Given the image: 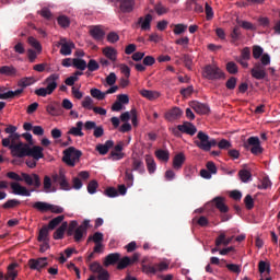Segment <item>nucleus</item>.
<instances>
[{
  "label": "nucleus",
  "mask_w": 280,
  "mask_h": 280,
  "mask_svg": "<svg viewBox=\"0 0 280 280\" xmlns=\"http://www.w3.org/2000/svg\"><path fill=\"white\" fill-rule=\"evenodd\" d=\"M90 93L94 97V100H98V102H102V100H106L105 92H102L100 89L93 88Z\"/></svg>",
  "instance_id": "49530a36"
},
{
  "label": "nucleus",
  "mask_w": 280,
  "mask_h": 280,
  "mask_svg": "<svg viewBox=\"0 0 280 280\" xmlns=\"http://www.w3.org/2000/svg\"><path fill=\"white\" fill-rule=\"evenodd\" d=\"M155 156L159 159V161H164V163H167V161H170V151L159 149L155 151Z\"/></svg>",
  "instance_id": "c9c22d12"
},
{
  "label": "nucleus",
  "mask_w": 280,
  "mask_h": 280,
  "mask_svg": "<svg viewBox=\"0 0 280 280\" xmlns=\"http://www.w3.org/2000/svg\"><path fill=\"white\" fill-rule=\"evenodd\" d=\"M19 205H21V201H19L18 199H9L2 205V207L4 209H14L15 207H19Z\"/></svg>",
  "instance_id": "603ef678"
},
{
  "label": "nucleus",
  "mask_w": 280,
  "mask_h": 280,
  "mask_svg": "<svg viewBox=\"0 0 280 280\" xmlns=\"http://www.w3.org/2000/svg\"><path fill=\"white\" fill-rule=\"evenodd\" d=\"M30 144H25L23 142L11 143L10 150L12 156H16L18 159H23L27 156V149Z\"/></svg>",
  "instance_id": "39448f33"
},
{
  "label": "nucleus",
  "mask_w": 280,
  "mask_h": 280,
  "mask_svg": "<svg viewBox=\"0 0 280 280\" xmlns=\"http://www.w3.org/2000/svg\"><path fill=\"white\" fill-rule=\"evenodd\" d=\"M145 164L149 174H154V172H156V162L152 155H145Z\"/></svg>",
  "instance_id": "7c9ffc66"
},
{
  "label": "nucleus",
  "mask_w": 280,
  "mask_h": 280,
  "mask_svg": "<svg viewBox=\"0 0 280 280\" xmlns=\"http://www.w3.org/2000/svg\"><path fill=\"white\" fill-rule=\"evenodd\" d=\"M26 156H32L35 161H40V159L45 158V154L43 153V147L35 145L33 148H30L28 145Z\"/></svg>",
  "instance_id": "ddd939ff"
},
{
  "label": "nucleus",
  "mask_w": 280,
  "mask_h": 280,
  "mask_svg": "<svg viewBox=\"0 0 280 280\" xmlns=\"http://www.w3.org/2000/svg\"><path fill=\"white\" fill-rule=\"evenodd\" d=\"M202 74L207 80H222L225 78L224 72L218 66L212 65L206 66Z\"/></svg>",
  "instance_id": "7ed1b4c3"
},
{
  "label": "nucleus",
  "mask_w": 280,
  "mask_h": 280,
  "mask_svg": "<svg viewBox=\"0 0 280 280\" xmlns=\"http://www.w3.org/2000/svg\"><path fill=\"white\" fill-rule=\"evenodd\" d=\"M83 108H86L88 110H93V98L91 96H85L82 102Z\"/></svg>",
  "instance_id": "052dcab7"
},
{
  "label": "nucleus",
  "mask_w": 280,
  "mask_h": 280,
  "mask_svg": "<svg viewBox=\"0 0 280 280\" xmlns=\"http://www.w3.org/2000/svg\"><path fill=\"white\" fill-rule=\"evenodd\" d=\"M112 148H115V141L107 140L104 144L98 143L95 147V150L98 152V154H101V156H106V153L109 152Z\"/></svg>",
  "instance_id": "6ab92c4d"
},
{
  "label": "nucleus",
  "mask_w": 280,
  "mask_h": 280,
  "mask_svg": "<svg viewBox=\"0 0 280 280\" xmlns=\"http://www.w3.org/2000/svg\"><path fill=\"white\" fill-rule=\"evenodd\" d=\"M65 220V215H58L56 218H54L52 220L49 221L48 223V229L50 231H54V229H56V226H59L60 223Z\"/></svg>",
  "instance_id": "c03bdc74"
},
{
  "label": "nucleus",
  "mask_w": 280,
  "mask_h": 280,
  "mask_svg": "<svg viewBox=\"0 0 280 280\" xmlns=\"http://www.w3.org/2000/svg\"><path fill=\"white\" fill-rule=\"evenodd\" d=\"M88 242H94V244H102V242H104V234L102 232H95L92 236H89Z\"/></svg>",
  "instance_id": "09e8293b"
},
{
  "label": "nucleus",
  "mask_w": 280,
  "mask_h": 280,
  "mask_svg": "<svg viewBox=\"0 0 280 280\" xmlns=\"http://www.w3.org/2000/svg\"><path fill=\"white\" fill-rule=\"evenodd\" d=\"M130 261V257L128 256L120 258L117 264V270H126L128 266H132Z\"/></svg>",
  "instance_id": "ea45409f"
},
{
  "label": "nucleus",
  "mask_w": 280,
  "mask_h": 280,
  "mask_svg": "<svg viewBox=\"0 0 280 280\" xmlns=\"http://www.w3.org/2000/svg\"><path fill=\"white\" fill-rule=\"evenodd\" d=\"M197 139L195 140V145L199 148V150H203V152H209V135L203 131H199L197 133Z\"/></svg>",
  "instance_id": "0eeeda50"
},
{
  "label": "nucleus",
  "mask_w": 280,
  "mask_h": 280,
  "mask_svg": "<svg viewBox=\"0 0 280 280\" xmlns=\"http://www.w3.org/2000/svg\"><path fill=\"white\" fill-rule=\"evenodd\" d=\"M140 95H142V97H145V100H150L151 102L154 100H159V97L161 96L159 92L152 90H141Z\"/></svg>",
  "instance_id": "c85d7f7f"
},
{
  "label": "nucleus",
  "mask_w": 280,
  "mask_h": 280,
  "mask_svg": "<svg viewBox=\"0 0 280 280\" xmlns=\"http://www.w3.org/2000/svg\"><path fill=\"white\" fill-rule=\"evenodd\" d=\"M97 187H100V184H97V180L93 179L88 184V191L90 194H95L97 191Z\"/></svg>",
  "instance_id": "0e129e2a"
},
{
  "label": "nucleus",
  "mask_w": 280,
  "mask_h": 280,
  "mask_svg": "<svg viewBox=\"0 0 280 280\" xmlns=\"http://www.w3.org/2000/svg\"><path fill=\"white\" fill-rule=\"evenodd\" d=\"M82 128H84V122L78 121L75 124V127H71L67 135H71L72 137H83L84 132L82 131Z\"/></svg>",
  "instance_id": "393cba45"
},
{
  "label": "nucleus",
  "mask_w": 280,
  "mask_h": 280,
  "mask_svg": "<svg viewBox=\"0 0 280 280\" xmlns=\"http://www.w3.org/2000/svg\"><path fill=\"white\" fill-rule=\"evenodd\" d=\"M240 36H242V30H240V26H234L231 33L232 43H237V40H240Z\"/></svg>",
  "instance_id": "6e6d98bb"
},
{
  "label": "nucleus",
  "mask_w": 280,
  "mask_h": 280,
  "mask_svg": "<svg viewBox=\"0 0 280 280\" xmlns=\"http://www.w3.org/2000/svg\"><path fill=\"white\" fill-rule=\"evenodd\" d=\"M124 151V142H118L115 147L114 150L109 153V159L112 161H121L126 154L122 152Z\"/></svg>",
  "instance_id": "f8f14e48"
},
{
  "label": "nucleus",
  "mask_w": 280,
  "mask_h": 280,
  "mask_svg": "<svg viewBox=\"0 0 280 280\" xmlns=\"http://www.w3.org/2000/svg\"><path fill=\"white\" fill-rule=\"evenodd\" d=\"M60 189L63 191L71 190V185L67 180V177L65 176V173H60V179H59Z\"/></svg>",
  "instance_id": "37998d69"
},
{
  "label": "nucleus",
  "mask_w": 280,
  "mask_h": 280,
  "mask_svg": "<svg viewBox=\"0 0 280 280\" xmlns=\"http://www.w3.org/2000/svg\"><path fill=\"white\" fill-rule=\"evenodd\" d=\"M119 259H121V254L112 253L105 257L103 264H104L105 268H108V266H115V264H119Z\"/></svg>",
  "instance_id": "4be33fe9"
},
{
  "label": "nucleus",
  "mask_w": 280,
  "mask_h": 280,
  "mask_svg": "<svg viewBox=\"0 0 280 280\" xmlns=\"http://www.w3.org/2000/svg\"><path fill=\"white\" fill-rule=\"evenodd\" d=\"M37 242H49V229L47 225H43L39 230Z\"/></svg>",
  "instance_id": "2f4dec72"
},
{
  "label": "nucleus",
  "mask_w": 280,
  "mask_h": 280,
  "mask_svg": "<svg viewBox=\"0 0 280 280\" xmlns=\"http://www.w3.org/2000/svg\"><path fill=\"white\" fill-rule=\"evenodd\" d=\"M22 180H24V183H26L28 186H35V189L40 188V176H38V174L33 173L32 175L27 174V173H22Z\"/></svg>",
  "instance_id": "6e6552de"
},
{
  "label": "nucleus",
  "mask_w": 280,
  "mask_h": 280,
  "mask_svg": "<svg viewBox=\"0 0 280 280\" xmlns=\"http://www.w3.org/2000/svg\"><path fill=\"white\" fill-rule=\"evenodd\" d=\"M46 112L52 117H60L62 115V105L58 103L47 105Z\"/></svg>",
  "instance_id": "5701e85b"
},
{
  "label": "nucleus",
  "mask_w": 280,
  "mask_h": 280,
  "mask_svg": "<svg viewBox=\"0 0 280 280\" xmlns=\"http://www.w3.org/2000/svg\"><path fill=\"white\" fill-rule=\"evenodd\" d=\"M44 192L45 194H54L56 192V187H54V183L51 182V177L49 175H46L44 177Z\"/></svg>",
  "instance_id": "bb28decb"
},
{
  "label": "nucleus",
  "mask_w": 280,
  "mask_h": 280,
  "mask_svg": "<svg viewBox=\"0 0 280 280\" xmlns=\"http://www.w3.org/2000/svg\"><path fill=\"white\" fill-rule=\"evenodd\" d=\"M218 148L219 150H229L230 148H233V144H231L229 140L222 139L221 141H219Z\"/></svg>",
  "instance_id": "680f3d73"
},
{
  "label": "nucleus",
  "mask_w": 280,
  "mask_h": 280,
  "mask_svg": "<svg viewBox=\"0 0 280 280\" xmlns=\"http://www.w3.org/2000/svg\"><path fill=\"white\" fill-rule=\"evenodd\" d=\"M119 40V34H117L116 32H110L107 35V42L115 44Z\"/></svg>",
  "instance_id": "774afa93"
},
{
  "label": "nucleus",
  "mask_w": 280,
  "mask_h": 280,
  "mask_svg": "<svg viewBox=\"0 0 280 280\" xmlns=\"http://www.w3.org/2000/svg\"><path fill=\"white\" fill-rule=\"evenodd\" d=\"M154 11L156 12L158 16H163V14H167V12H170V8H166L163 5V3L158 2L154 4Z\"/></svg>",
  "instance_id": "a18cd8bd"
},
{
  "label": "nucleus",
  "mask_w": 280,
  "mask_h": 280,
  "mask_svg": "<svg viewBox=\"0 0 280 280\" xmlns=\"http://www.w3.org/2000/svg\"><path fill=\"white\" fill-rule=\"evenodd\" d=\"M253 58L255 60H260L254 62V67L250 70V75L254 80H266L268 78V72L266 68L270 65V55L268 52L264 54V48L261 46H253Z\"/></svg>",
  "instance_id": "f257e3e1"
},
{
  "label": "nucleus",
  "mask_w": 280,
  "mask_h": 280,
  "mask_svg": "<svg viewBox=\"0 0 280 280\" xmlns=\"http://www.w3.org/2000/svg\"><path fill=\"white\" fill-rule=\"evenodd\" d=\"M16 268H19V264L12 262L8 266V272L4 276L5 280H16V277H19V271H16Z\"/></svg>",
  "instance_id": "b1692460"
},
{
  "label": "nucleus",
  "mask_w": 280,
  "mask_h": 280,
  "mask_svg": "<svg viewBox=\"0 0 280 280\" xmlns=\"http://www.w3.org/2000/svg\"><path fill=\"white\" fill-rule=\"evenodd\" d=\"M238 176H240L242 183H248V180H250V178H253V174H250V171H248V170H241L238 172Z\"/></svg>",
  "instance_id": "8fccbe9b"
},
{
  "label": "nucleus",
  "mask_w": 280,
  "mask_h": 280,
  "mask_svg": "<svg viewBox=\"0 0 280 280\" xmlns=\"http://www.w3.org/2000/svg\"><path fill=\"white\" fill-rule=\"evenodd\" d=\"M236 23L238 27H242L243 30H248L249 32H255V30H257V26L248 21L237 20Z\"/></svg>",
  "instance_id": "4c0bfd02"
},
{
  "label": "nucleus",
  "mask_w": 280,
  "mask_h": 280,
  "mask_svg": "<svg viewBox=\"0 0 280 280\" xmlns=\"http://www.w3.org/2000/svg\"><path fill=\"white\" fill-rule=\"evenodd\" d=\"M81 156H82V151L75 149L74 147H70L63 150L62 161L69 167H75V164L80 162Z\"/></svg>",
  "instance_id": "f03ea898"
},
{
  "label": "nucleus",
  "mask_w": 280,
  "mask_h": 280,
  "mask_svg": "<svg viewBox=\"0 0 280 280\" xmlns=\"http://www.w3.org/2000/svg\"><path fill=\"white\" fill-rule=\"evenodd\" d=\"M0 74L1 75H16V68L12 67V66H2L0 68Z\"/></svg>",
  "instance_id": "58836bf2"
},
{
  "label": "nucleus",
  "mask_w": 280,
  "mask_h": 280,
  "mask_svg": "<svg viewBox=\"0 0 280 280\" xmlns=\"http://www.w3.org/2000/svg\"><path fill=\"white\" fill-rule=\"evenodd\" d=\"M131 172H138L139 174H145V165L143 164V160L139 158H132L131 162Z\"/></svg>",
  "instance_id": "412c9836"
},
{
  "label": "nucleus",
  "mask_w": 280,
  "mask_h": 280,
  "mask_svg": "<svg viewBox=\"0 0 280 280\" xmlns=\"http://www.w3.org/2000/svg\"><path fill=\"white\" fill-rule=\"evenodd\" d=\"M97 279L98 280H110V273H108V270L106 269H102L98 273H97Z\"/></svg>",
  "instance_id": "338daca9"
},
{
  "label": "nucleus",
  "mask_w": 280,
  "mask_h": 280,
  "mask_svg": "<svg viewBox=\"0 0 280 280\" xmlns=\"http://www.w3.org/2000/svg\"><path fill=\"white\" fill-rule=\"evenodd\" d=\"M72 66L74 69H79V71H84L86 69V60L74 58L72 59Z\"/></svg>",
  "instance_id": "79ce46f5"
},
{
  "label": "nucleus",
  "mask_w": 280,
  "mask_h": 280,
  "mask_svg": "<svg viewBox=\"0 0 280 280\" xmlns=\"http://www.w3.org/2000/svg\"><path fill=\"white\" fill-rule=\"evenodd\" d=\"M212 202L217 207V209L220 210L221 213H229V206L224 203V198L223 197H215Z\"/></svg>",
  "instance_id": "a878e982"
},
{
  "label": "nucleus",
  "mask_w": 280,
  "mask_h": 280,
  "mask_svg": "<svg viewBox=\"0 0 280 280\" xmlns=\"http://www.w3.org/2000/svg\"><path fill=\"white\" fill-rule=\"evenodd\" d=\"M244 205L248 211L255 208V199H253V196L246 195L244 198Z\"/></svg>",
  "instance_id": "3c124183"
},
{
  "label": "nucleus",
  "mask_w": 280,
  "mask_h": 280,
  "mask_svg": "<svg viewBox=\"0 0 280 280\" xmlns=\"http://www.w3.org/2000/svg\"><path fill=\"white\" fill-rule=\"evenodd\" d=\"M164 117L166 121H176V119H180V117H183V110L179 107H173L165 113Z\"/></svg>",
  "instance_id": "a211bd4d"
},
{
  "label": "nucleus",
  "mask_w": 280,
  "mask_h": 280,
  "mask_svg": "<svg viewBox=\"0 0 280 280\" xmlns=\"http://www.w3.org/2000/svg\"><path fill=\"white\" fill-rule=\"evenodd\" d=\"M103 54L110 60L115 62L117 60V50L110 46L103 48Z\"/></svg>",
  "instance_id": "c756f323"
},
{
  "label": "nucleus",
  "mask_w": 280,
  "mask_h": 280,
  "mask_svg": "<svg viewBox=\"0 0 280 280\" xmlns=\"http://www.w3.org/2000/svg\"><path fill=\"white\" fill-rule=\"evenodd\" d=\"M86 69H88L86 74L89 75V72L93 73V71L100 70V63L95 59H90L89 62L86 63Z\"/></svg>",
  "instance_id": "de8ad7c7"
},
{
  "label": "nucleus",
  "mask_w": 280,
  "mask_h": 280,
  "mask_svg": "<svg viewBox=\"0 0 280 280\" xmlns=\"http://www.w3.org/2000/svg\"><path fill=\"white\" fill-rule=\"evenodd\" d=\"M244 148H246V150L250 148V152L252 154H255V156L264 153V148L261 147L259 137H249L244 143Z\"/></svg>",
  "instance_id": "20e7f679"
},
{
  "label": "nucleus",
  "mask_w": 280,
  "mask_h": 280,
  "mask_svg": "<svg viewBox=\"0 0 280 280\" xmlns=\"http://www.w3.org/2000/svg\"><path fill=\"white\" fill-rule=\"evenodd\" d=\"M226 71L230 72L232 75H235V73H237L238 71L237 63L233 61H229L226 63Z\"/></svg>",
  "instance_id": "bf43d9fd"
},
{
  "label": "nucleus",
  "mask_w": 280,
  "mask_h": 280,
  "mask_svg": "<svg viewBox=\"0 0 280 280\" xmlns=\"http://www.w3.org/2000/svg\"><path fill=\"white\" fill-rule=\"evenodd\" d=\"M105 196L108 198H117V196H119V191L116 190L115 187H109L105 190Z\"/></svg>",
  "instance_id": "69168bd1"
},
{
  "label": "nucleus",
  "mask_w": 280,
  "mask_h": 280,
  "mask_svg": "<svg viewBox=\"0 0 280 280\" xmlns=\"http://www.w3.org/2000/svg\"><path fill=\"white\" fill-rule=\"evenodd\" d=\"M67 222H63L54 233V240H62L65 237V231H67Z\"/></svg>",
  "instance_id": "f704fd0d"
},
{
  "label": "nucleus",
  "mask_w": 280,
  "mask_h": 280,
  "mask_svg": "<svg viewBox=\"0 0 280 280\" xmlns=\"http://www.w3.org/2000/svg\"><path fill=\"white\" fill-rule=\"evenodd\" d=\"M152 14L148 13L138 19L137 25H140L142 32H150L152 28Z\"/></svg>",
  "instance_id": "9b49d317"
},
{
  "label": "nucleus",
  "mask_w": 280,
  "mask_h": 280,
  "mask_svg": "<svg viewBox=\"0 0 280 280\" xmlns=\"http://www.w3.org/2000/svg\"><path fill=\"white\" fill-rule=\"evenodd\" d=\"M185 153H177L173 159V167L177 171L182 170L183 165L185 164Z\"/></svg>",
  "instance_id": "cd10ccee"
},
{
  "label": "nucleus",
  "mask_w": 280,
  "mask_h": 280,
  "mask_svg": "<svg viewBox=\"0 0 280 280\" xmlns=\"http://www.w3.org/2000/svg\"><path fill=\"white\" fill-rule=\"evenodd\" d=\"M84 235H86L85 230H83L82 228L78 226L74 231V242H81L82 237H84Z\"/></svg>",
  "instance_id": "4d7b16f0"
},
{
  "label": "nucleus",
  "mask_w": 280,
  "mask_h": 280,
  "mask_svg": "<svg viewBox=\"0 0 280 280\" xmlns=\"http://www.w3.org/2000/svg\"><path fill=\"white\" fill-rule=\"evenodd\" d=\"M49 205L48 202L45 201H36L33 203V209H36V211H40L42 213H47L49 211Z\"/></svg>",
  "instance_id": "473e14b6"
},
{
  "label": "nucleus",
  "mask_w": 280,
  "mask_h": 280,
  "mask_svg": "<svg viewBox=\"0 0 280 280\" xmlns=\"http://www.w3.org/2000/svg\"><path fill=\"white\" fill-rule=\"evenodd\" d=\"M27 43L28 45H31V47H34V49H36L37 54H40L43 51V46L40 45V42H38V39H36L33 36H30L27 38Z\"/></svg>",
  "instance_id": "a19ab883"
},
{
  "label": "nucleus",
  "mask_w": 280,
  "mask_h": 280,
  "mask_svg": "<svg viewBox=\"0 0 280 280\" xmlns=\"http://www.w3.org/2000/svg\"><path fill=\"white\" fill-rule=\"evenodd\" d=\"M57 23H58V25H60V27H69V25H71V21L69 20V18L67 15H60L57 19Z\"/></svg>",
  "instance_id": "864d4df0"
},
{
  "label": "nucleus",
  "mask_w": 280,
  "mask_h": 280,
  "mask_svg": "<svg viewBox=\"0 0 280 280\" xmlns=\"http://www.w3.org/2000/svg\"><path fill=\"white\" fill-rule=\"evenodd\" d=\"M225 86L229 91H234V89L237 86V78L231 77L226 83Z\"/></svg>",
  "instance_id": "13d9d810"
},
{
  "label": "nucleus",
  "mask_w": 280,
  "mask_h": 280,
  "mask_svg": "<svg viewBox=\"0 0 280 280\" xmlns=\"http://www.w3.org/2000/svg\"><path fill=\"white\" fill-rule=\"evenodd\" d=\"M58 80H60V74L58 73H52L45 79L44 84H46L49 93H54L58 89Z\"/></svg>",
  "instance_id": "9d476101"
},
{
  "label": "nucleus",
  "mask_w": 280,
  "mask_h": 280,
  "mask_svg": "<svg viewBox=\"0 0 280 280\" xmlns=\"http://www.w3.org/2000/svg\"><path fill=\"white\" fill-rule=\"evenodd\" d=\"M178 130H180V132H184V135H190V137H194V135L198 132L196 126L188 121L184 122L183 125H178Z\"/></svg>",
  "instance_id": "aec40b11"
},
{
  "label": "nucleus",
  "mask_w": 280,
  "mask_h": 280,
  "mask_svg": "<svg viewBox=\"0 0 280 280\" xmlns=\"http://www.w3.org/2000/svg\"><path fill=\"white\" fill-rule=\"evenodd\" d=\"M191 108L195 110V113H197L198 115H209V105L205 104V103H200L198 101H194L190 104Z\"/></svg>",
  "instance_id": "f3484780"
},
{
  "label": "nucleus",
  "mask_w": 280,
  "mask_h": 280,
  "mask_svg": "<svg viewBox=\"0 0 280 280\" xmlns=\"http://www.w3.org/2000/svg\"><path fill=\"white\" fill-rule=\"evenodd\" d=\"M11 189L12 194L15 196H32V192L25 186H22L19 183H11Z\"/></svg>",
  "instance_id": "2eb2a0df"
},
{
  "label": "nucleus",
  "mask_w": 280,
  "mask_h": 280,
  "mask_svg": "<svg viewBox=\"0 0 280 280\" xmlns=\"http://www.w3.org/2000/svg\"><path fill=\"white\" fill-rule=\"evenodd\" d=\"M142 272H144L145 275H156V267L155 265L154 266L143 265Z\"/></svg>",
  "instance_id": "e2e57ef3"
},
{
  "label": "nucleus",
  "mask_w": 280,
  "mask_h": 280,
  "mask_svg": "<svg viewBox=\"0 0 280 280\" xmlns=\"http://www.w3.org/2000/svg\"><path fill=\"white\" fill-rule=\"evenodd\" d=\"M34 82H35L34 77H25L18 82V86L22 88L24 91L25 89H27V86H32Z\"/></svg>",
  "instance_id": "72a5a7b5"
},
{
  "label": "nucleus",
  "mask_w": 280,
  "mask_h": 280,
  "mask_svg": "<svg viewBox=\"0 0 280 280\" xmlns=\"http://www.w3.org/2000/svg\"><path fill=\"white\" fill-rule=\"evenodd\" d=\"M136 3L135 0H121V2H119V11L122 14H130V12L135 10Z\"/></svg>",
  "instance_id": "dca6fc26"
},
{
  "label": "nucleus",
  "mask_w": 280,
  "mask_h": 280,
  "mask_svg": "<svg viewBox=\"0 0 280 280\" xmlns=\"http://www.w3.org/2000/svg\"><path fill=\"white\" fill-rule=\"evenodd\" d=\"M47 266H49L47 257L31 258L28 260V268L31 270H37V272H43V269L47 268Z\"/></svg>",
  "instance_id": "423d86ee"
},
{
  "label": "nucleus",
  "mask_w": 280,
  "mask_h": 280,
  "mask_svg": "<svg viewBox=\"0 0 280 280\" xmlns=\"http://www.w3.org/2000/svg\"><path fill=\"white\" fill-rule=\"evenodd\" d=\"M90 36H92V38L97 42L104 40V36H106V32H104V28H102L101 25L91 26Z\"/></svg>",
  "instance_id": "4468645a"
},
{
  "label": "nucleus",
  "mask_w": 280,
  "mask_h": 280,
  "mask_svg": "<svg viewBox=\"0 0 280 280\" xmlns=\"http://www.w3.org/2000/svg\"><path fill=\"white\" fill-rule=\"evenodd\" d=\"M57 47H61V56H71L72 49H75V44L73 42H67V38H61L58 42Z\"/></svg>",
  "instance_id": "1a4fd4ad"
},
{
  "label": "nucleus",
  "mask_w": 280,
  "mask_h": 280,
  "mask_svg": "<svg viewBox=\"0 0 280 280\" xmlns=\"http://www.w3.org/2000/svg\"><path fill=\"white\" fill-rule=\"evenodd\" d=\"M125 183L127 187H132V185H135V175L130 168L125 170Z\"/></svg>",
  "instance_id": "e433bc0d"
},
{
  "label": "nucleus",
  "mask_w": 280,
  "mask_h": 280,
  "mask_svg": "<svg viewBox=\"0 0 280 280\" xmlns=\"http://www.w3.org/2000/svg\"><path fill=\"white\" fill-rule=\"evenodd\" d=\"M173 32L176 36H180V34H185V32H187V25H185V24H175Z\"/></svg>",
  "instance_id": "5fc2aeb1"
}]
</instances>
